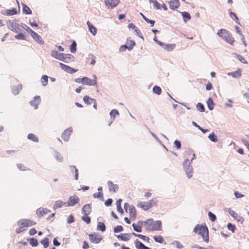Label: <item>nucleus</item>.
<instances>
[{
	"label": "nucleus",
	"mask_w": 249,
	"mask_h": 249,
	"mask_svg": "<svg viewBox=\"0 0 249 249\" xmlns=\"http://www.w3.org/2000/svg\"><path fill=\"white\" fill-rule=\"evenodd\" d=\"M135 245L137 249H151L150 248L145 246L138 239L135 241Z\"/></svg>",
	"instance_id": "obj_27"
},
{
	"label": "nucleus",
	"mask_w": 249,
	"mask_h": 249,
	"mask_svg": "<svg viewBox=\"0 0 249 249\" xmlns=\"http://www.w3.org/2000/svg\"><path fill=\"white\" fill-rule=\"evenodd\" d=\"M131 234L123 233L120 235H116L117 238L123 241H128L130 239Z\"/></svg>",
	"instance_id": "obj_24"
},
{
	"label": "nucleus",
	"mask_w": 249,
	"mask_h": 249,
	"mask_svg": "<svg viewBox=\"0 0 249 249\" xmlns=\"http://www.w3.org/2000/svg\"><path fill=\"white\" fill-rule=\"evenodd\" d=\"M17 13V9L14 8L12 9H7L5 12L2 13L3 14H6L8 16H12L16 14Z\"/></svg>",
	"instance_id": "obj_32"
},
{
	"label": "nucleus",
	"mask_w": 249,
	"mask_h": 249,
	"mask_svg": "<svg viewBox=\"0 0 249 249\" xmlns=\"http://www.w3.org/2000/svg\"><path fill=\"white\" fill-rule=\"evenodd\" d=\"M82 220L86 222L87 224H89L90 222V218L89 217L87 216H83L81 218Z\"/></svg>",
	"instance_id": "obj_63"
},
{
	"label": "nucleus",
	"mask_w": 249,
	"mask_h": 249,
	"mask_svg": "<svg viewBox=\"0 0 249 249\" xmlns=\"http://www.w3.org/2000/svg\"><path fill=\"white\" fill-rule=\"evenodd\" d=\"M233 54L235 55L238 58V60L243 64H246L247 63V60L241 55L237 54L236 53H233Z\"/></svg>",
	"instance_id": "obj_48"
},
{
	"label": "nucleus",
	"mask_w": 249,
	"mask_h": 249,
	"mask_svg": "<svg viewBox=\"0 0 249 249\" xmlns=\"http://www.w3.org/2000/svg\"><path fill=\"white\" fill-rule=\"evenodd\" d=\"M89 236L90 242L94 244H98L103 239L101 235L95 233H90Z\"/></svg>",
	"instance_id": "obj_9"
},
{
	"label": "nucleus",
	"mask_w": 249,
	"mask_h": 249,
	"mask_svg": "<svg viewBox=\"0 0 249 249\" xmlns=\"http://www.w3.org/2000/svg\"><path fill=\"white\" fill-rule=\"evenodd\" d=\"M123 231V227L122 226H117L114 228V232L118 233Z\"/></svg>",
	"instance_id": "obj_56"
},
{
	"label": "nucleus",
	"mask_w": 249,
	"mask_h": 249,
	"mask_svg": "<svg viewBox=\"0 0 249 249\" xmlns=\"http://www.w3.org/2000/svg\"><path fill=\"white\" fill-rule=\"evenodd\" d=\"M27 138L29 140L36 142H38L37 137L33 133H30L28 135Z\"/></svg>",
	"instance_id": "obj_34"
},
{
	"label": "nucleus",
	"mask_w": 249,
	"mask_h": 249,
	"mask_svg": "<svg viewBox=\"0 0 249 249\" xmlns=\"http://www.w3.org/2000/svg\"><path fill=\"white\" fill-rule=\"evenodd\" d=\"M170 8L172 10H175L179 6V0H171L169 1Z\"/></svg>",
	"instance_id": "obj_20"
},
{
	"label": "nucleus",
	"mask_w": 249,
	"mask_h": 249,
	"mask_svg": "<svg viewBox=\"0 0 249 249\" xmlns=\"http://www.w3.org/2000/svg\"><path fill=\"white\" fill-rule=\"evenodd\" d=\"M225 41L228 42L229 44L232 45L234 41V38L232 37L231 35H230L225 40Z\"/></svg>",
	"instance_id": "obj_59"
},
{
	"label": "nucleus",
	"mask_w": 249,
	"mask_h": 249,
	"mask_svg": "<svg viewBox=\"0 0 249 249\" xmlns=\"http://www.w3.org/2000/svg\"><path fill=\"white\" fill-rule=\"evenodd\" d=\"M60 68L64 70L65 71L68 72L69 69H70V66L66 65L62 63H60L59 64Z\"/></svg>",
	"instance_id": "obj_50"
},
{
	"label": "nucleus",
	"mask_w": 249,
	"mask_h": 249,
	"mask_svg": "<svg viewBox=\"0 0 249 249\" xmlns=\"http://www.w3.org/2000/svg\"><path fill=\"white\" fill-rule=\"evenodd\" d=\"M22 89V85L20 84L14 86L12 87V93L15 95H18Z\"/></svg>",
	"instance_id": "obj_26"
},
{
	"label": "nucleus",
	"mask_w": 249,
	"mask_h": 249,
	"mask_svg": "<svg viewBox=\"0 0 249 249\" xmlns=\"http://www.w3.org/2000/svg\"><path fill=\"white\" fill-rule=\"evenodd\" d=\"M64 53H59L57 51L53 50L51 52V56L60 61L62 60V57L64 56Z\"/></svg>",
	"instance_id": "obj_19"
},
{
	"label": "nucleus",
	"mask_w": 249,
	"mask_h": 249,
	"mask_svg": "<svg viewBox=\"0 0 249 249\" xmlns=\"http://www.w3.org/2000/svg\"><path fill=\"white\" fill-rule=\"evenodd\" d=\"M152 221H153V219H148L145 221H139L138 224H140L142 226H142H145L147 224H149L150 225L151 222Z\"/></svg>",
	"instance_id": "obj_47"
},
{
	"label": "nucleus",
	"mask_w": 249,
	"mask_h": 249,
	"mask_svg": "<svg viewBox=\"0 0 249 249\" xmlns=\"http://www.w3.org/2000/svg\"><path fill=\"white\" fill-rule=\"evenodd\" d=\"M79 201V198L76 196H70L68 200L67 206H73L78 203Z\"/></svg>",
	"instance_id": "obj_12"
},
{
	"label": "nucleus",
	"mask_w": 249,
	"mask_h": 249,
	"mask_svg": "<svg viewBox=\"0 0 249 249\" xmlns=\"http://www.w3.org/2000/svg\"><path fill=\"white\" fill-rule=\"evenodd\" d=\"M157 200L155 198L150 199L148 202H141L137 204V207L142 208L144 211H147L153 206L157 205Z\"/></svg>",
	"instance_id": "obj_2"
},
{
	"label": "nucleus",
	"mask_w": 249,
	"mask_h": 249,
	"mask_svg": "<svg viewBox=\"0 0 249 249\" xmlns=\"http://www.w3.org/2000/svg\"><path fill=\"white\" fill-rule=\"evenodd\" d=\"M137 237H139L140 238L142 239V240H143L144 241H147L148 242H149V237H148L146 236L139 234V235H137Z\"/></svg>",
	"instance_id": "obj_61"
},
{
	"label": "nucleus",
	"mask_w": 249,
	"mask_h": 249,
	"mask_svg": "<svg viewBox=\"0 0 249 249\" xmlns=\"http://www.w3.org/2000/svg\"><path fill=\"white\" fill-rule=\"evenodd\" d=\"M228 75L235 78H239L241 75V70L239 69L235 71L229 72Z\"/></svg>",
	"instance_id": "obj_30"
},
{
	"label": "nucleus",
	"mask_w": 249,
	"mask_h": 249,
	"mask_svg": "<svg viewBox=\"0 0 249 249\" xmlns=\"http://www.w3.org/2000/svg\"><path fill=\"white\" fill-rule=\"evenodd\" d=\"M107 186L109 191L110 192H116L118 191L119 188L118 185L113 184L111 181L107 182Z\"/></svg>",
	"instance_id": "obj_22"
},
{
	"label": "nucleus",
	"mask_w": 249,
	"mask_h": 249,
	"mask_svg": "<svg viewBox=\"0 0 249 249\" xmlns=\"http://www.w3.org/2000/svg\"><path fill=\"white\" fill-rule=\"evenodd\" d=\"M132 227L135 231L137 232L142 231V226L140 224H138V223L137 224L133 223L132 224Z\"/></svg>",
	"instance_id": "obj_43"
},
{
	"label": "nucleus",
	"mask_w": 249,
	"mask_h": 249,
	"mask_svg": "<svg viewBox=\"0 0 249 249\" xmlns=\"http://www.w3.org/2000/svg\"><path fill=\"white\" fill-rule=\"evenodd\" d=\"M36 224V222L28 219H21L18 221V226H22V227L26 228L31 227Z\"/></svg>",
	"instance_id": "obj_6"
},
{
	"label": "nucleus",
	"mask_w": 249,
	"mask_h": 249,
	"mask_svg": "<svg viewBox=\"0 0 249 249\" xmlns=\"http://www.w3.org/2000/svg\"><path fill=\"white\" fill-rule=\"evenodd\" d=\"M161 221L160 220H157L152 223H151L150 225L147 227V230L150 231H160L161 230Z\"/></svg>",
	"instance_id": "obj_5"
},
{
	"label": "nucleus",
	"mask_w": 249,
	"mask_h": 249,
	"mask_svg": "<svg viewBox=\"0 0 249 249\" xmlns=\"http://www.w3.org/2000/svg\"><path fill=\"white\" fill-rule=\"evenodd\" d=\"M31 36L34 39V40L38 43L40 44H44V41L42 37L39 35H38L37 33H36V32L34 31L33 32H32Z\"/></svg>",
	"instance_id": "obj_18"
},
{
	"label": "nucleus",
	"mask_w": 249,
	"mask_h": 249,
	"mask_svg": "<svg viewBox=\"0 0 249 249\" xmlns=\"http://www.w3.org/2000/svg\"><path fill=\"white\" fill-rule=\"evenodd\" d=\"M197 109L200 112H203L205 111V107L204 105L201 103H199L196 105V106Z\"/></svg>",
	"instance_id": "obj_46"
},
{
	"label": "nucleus",
	"mask_w": 249,
	"mask_h": 249,
	"mask_svg": "<svg viewBox=\"0 0 249 249\" xmlns=\"http://www.w3.org/2000/svg\"><path fill=\"white\" fill-rule=\"evenodd\" d=\"M20 27L26 30L30 35L32 34V32H34V31H33L31 29H30L28 26L24 23H21Z\"/></svg>",
	"instance_id": "obj_45"
},
{
	"label": "nucleus",
	"mask_w": 249,
	"mask_h": 249,
	"mask_svg": "<svg viewBox=\"0 0 249 249\" xmlns=\"http://www.w3.org/2000/svg\"><path fill=\"white\" fill-rule=\"evenodd\" d=\"M152 90L153 92L158 95H160L162 92L161 89L159 86H154Z\"/></svg>",
	"instance_id": "obj_38"
},
{
	"label": "nucleus",
	"mask_w": 249,
	"mask_h": 249,
	"mask_svg": "<svg viewBox=\"0 0 249 249\" xmlns=\"http://www.w3.org/2000/svg\"><path fill=\"white\" fill-rule=\"evenodd\" d=\"M97 230L101 231H106V226L105 224L102 222H98L97 226Z\"/></svg>",
	"instance_id": "obj_36"
},
{
	"label": "nucleus",
	"mask_w": 249,
	"mask_h": 249,
	"mask_svg": "<svg viewBox=\"0 0 249 249\" xmlns=\"http://www.w3.org/2000/svg\"><path fill=\"white\" fill-rule=\"evenodd\" d=\"M87 24L88 26L89 31L93 35L95 36L97 33L96 28L91 24V23L88 21Z\"/></svg>",
	"instance_id": "obj_28"
},
{
	"label": "nucleus",
	"mask_w": 249,
	"mask_h": 249,
	"mask_svg": "<svg viewBox=\"0 0 249 249\" xmlns=\"http://www.w3.org/2000/svg\"><path fill=\"white\" fill-rule=\"evenodd\" d=\"M41 102V98L39 96H35L33 99L30 101V105L34 107L35 109H37L39 105Z\"/></svg>",
	"instance_id": "obj_10"
},
{
	"label": "nucleus",
	"mask_w": 249,
	"mask_h": 249,
	"mask_svg": "<svg viewBox=\"0 0 249 249\" xmlns=\"http://www.w3.org/2000/svg\"><path fill=\"white\" fill-rule=\"evenodd\" d=\"M83 101L85 103L89 105H91L93 103V107L95 109H97V103L95 99L90 98L89 96L86 95L83 97Z\"/></svg>",
	"instance_id": "obj_13"
},
{
	"label": "nucleus",
	"mask_w": 249,
	"mask_h": 249,
	"mask_svg": "<svg viewBox=\"0 0 249 249\" xmlns=\"http://www.w3.org/2000/svg\"><path fill=\"white\" fill-rule=\"evenodd\" d=\"M228 212L229 214L234 219L240 221L242 219V217L239 216L237 213L232 211L231 209L229 208L228 210Z\"/></svg>",
	"instance_id": "obj_23"
},
{
	"label": "nucleus",
	"mask_w": 249,
	"mask_h": 249,
	"mask_svg": "<svg viewBox=\"0 0 249 249\" xmlns=\"http://www.w3.org/2000/svg\"><path fill=\"white\" fill-rule=\"evenodd\" d=\"M174 145L177 147V149H180L181 148V143L178 140H176L174 141Z\"/></svg>",
	"instance_id": "obj_64"
},
{
	"label": "nucleus",
	"mask_w": 249,
	"mask_h": 249,
	"mask_svg": "<svg viewBox=\"0 0 249 249\" xmlns=\"http://www.w3.org/2000/svg\"><path fill=\"white\" fill-rule=\"evenodd\" d=\"M175 44H166L164 43L163 48L166 50L167 51H171L175 48Z\"/></svg>",
	"instance_id": "obj_31"
},
{
	"label": "nucleus",
	"mask_w": 249,
	"mask_h": 249,
	"mask_svg": "<svg viewBox=\"0 0 249 249\" xmlns=\"http://www.w3.org/2000/svg\"><path fill=\"white\" fill-rule=\"evenodd\" d=\"M208 216L209 217V219L213 222L216 219V216L212 212H209L208 213Z\"/></svg>",
	"instance_id": "obj_58"
},
{
	"label": "nucleus",
	"mask_w": 249,
	"mask_h": 249,
	"mask_svg": "<svg viewBox=\"0 0 249 249\" xmlns=\"http://www.w3.org/2000/svg\"><path fill=\"white\" fill-rule=\"evenodd\" d=\"M90 205V204H88L84 205V206L82 208V213H84L85 215H88L91 213V208Z\"/></svg>",
	"instance_id": "obj_21"
},
{
	"label": "nucleus",
	"mask_w": 249,
	"mask_h": 249,
	"mask_svg": "<svg viewBox=\"0 0 249 249\" xmlns=\"http://www.w3.org/2000/svg\"><path fill=\"white\" fill-rule=\"evenodd\" d=\"M189 159H187L183 162L182 166L187 177L191 178L193 176V168L191 163H188Z\"/></svg>",
	"instance_id": "obj_3"
},
{
	"label": "nucleus",
	"mask_w": 249,
	"mask_h": 249,
	"mask_svg": "<svg viewBox=\"0 0 249 249\" xmlns=\"http://www.w3.org/2000/svg\"><path fill=\"white\" fill-rule=\"evenodd\" d=\"M74 59L75 57L73 55L71 54L64 53L61 61H63L66 63H70L74 61Z\"/></svg>",
	"instance_id": "obj_15"
},
{
	"label": "nucleus",
	"mask_w": 249,
	"mask_h": 249,
	"mask_svg": "<svg viewBox=\"0 0 249 249\" xmlns=\"http://www.w3.org/2000/svg\"><path fill=\"white\" fill-rule=\"evenodd\" d=\"M28 241L32 247H36L38 244L37 239L34 238L29 239Z\"/></svg>",
	"instance_id": "obj_41"
},
{
	"label": "nucleus",
	"mask_w": 249,
	"mask_h": 249,
	"mask_svg": "<svg viewBox=\"0 0 249 249\" xmlns=\"http://www.w3.org/2000/svg\"><path fill=\"white\" fill-rule=\"evenodd\" d=\"M124 209L126 213H129L130 217H135L136 209L134 206L130 205L128 203H125L124 205Z\"/></svg>",
	"instance_id": "obj_8"
},
{
	"label": "nucleus",
	"mask_w": 249,
	"mask_h": 249,
	"mask_svg": "<svg viewBox=\"0 0 249 249\" xmlns=\"http://www.w3.org/2000/svg\"><path fill=\"white\" fill-rule=\"evenodd\" d=\"M76 43L75 41H73L71 44L70 50L72 53H75L76 51Z\"/></svg>",
	"instance_id": "obj_55"
},
{
	"label": "nucleus",
	"mask_w": 249,
	"mask_h": 249,
	"mask_svg": "<svg viewBox=\"0 0 249 249\" xmlns=\"http://www.w3.org/2000/svg\"><path fill=\"white\" fill-rule=\"evenodd\" d=\"M180 13L183 17V20L185 22H186L191 19V17L190 16V14L188 12H180Z\"/></svg>",
	"instance_id": "obj_33"
},
{
	"label": "nucleus",
	"mask_w": 249,
	"mask_h": 249,
	"mask_svg": "<svg viewBox=\"0 0 249 249\" xmlns=\"http://www.w3.org/2000/svg\"><path fill=\"white\" fill-rule=\"evenodd\" d=\"M72 132V128L71 127H70L68 128L65 129L61 135V137L63 140L65 142H68L70 139Z\"/></svg>",
	"instance_id": "obj_11"
},
{
	"label": "nucleus",
	"mask_w": 249,
	"mask_h": 249,
	"mask_svg": "<svg viewBox=\"0 0 249 249\" xmlns=\"http://www.w3.org/2000/svg\"><path fill=\"white\" fill-rule=\"evenodd\" d=\"M22 9L23 12L27 15H30L32 14V11L30 8L27 6L26 4L22 3Z\"/></svg>",
	"instance_id": "obj_35"
},
{
	"label": "nucleus",
	"mask_w": 249,
	"mask_h": 249,
	"mask_svg": "<svg viewBox=\"0 0 249 249\" xmlns=\"http://www.w3.org/2000/svg\"><path fill=\"white\" fill-rule=\"evenodd\" d=\"M228 229L229 231H232V232H234L235 230V226L233 224H232L231 223H228L227 225Z\"/></svg>",
	"instance_id": "obj_53"
},
{
	"label": "nucleus",
	"mask_w": 249,
	"mask_h": 249,
	"mask_svg": "<svg viewBox=\"0 0 249 249\" xmlns=\"http://www.w3.org/2000/svg\"><path fill=\"white\" fill-rule=\"evenodd\" d=\"M119 112L117 109H113L111 110V111L109 113V115L110 116V119L111 122L109 123L108 125H110L112 123L113 121L115 120L116 115H119Z\"/></svg>",
	"instance_id": "obj_25"
},
{
	"label": "nucleus",
	"mask_w": 249,
	"mask_h": 249,
	"mask_svg": "<svg viewBox=\"0 0 249 249\" xmlns=\"http://www.w3.org/2000/svg\"><path fill=\"white\" fill-rule=\"evenodd\" d=\"M54 157L55 158V159L58 160V161L62 162L63 161V156L58 152L55 151L54 152Z\"/></svg>",
	"instance_id": "obj_40"
},
{
	"label": "nucleus",
	"mask_w": 249,
	"mask_h": 249,
	"mask_svg": "<svg viewBox=\"0 0 249 249\" xmlns=\"http://www.w3.org/2000/svg\"><path fill=\"white\" fill-rule=\"evenodd\" d=\"M154 239L157 243H162L163 242V238L161 235L154 236Z\"/></svg>",
	"instance_id": "obj_49"
},
{
	"label": "nucleus",
	"mask_w": 249,
	"mask_h": 249,
	"mask_svg": "<svg viewBox=\"0 0 249 249\" xmlns=\"http://www.w3.org/2000/svg\"><path fill=\"white\" fill-rule=\"evenodd\" d=\"M51 211L50 210L47 208H39L37 209L36 211V214L38 217H42L44 215L47 214Z\"/></svg>",
	"instance_id": "obj_16"
},
{
	"label": "nucleus",
	"mask_w": 249,
	"mask_h": 249,
	"mask_svg": "<svg viewBox=\"0 0 249 249\" xmlns=\"http://www.w3.org/2000/svg\"><path fill=\"white\" fill-rule=\"evenodd\" d=\"M92 78L93 79H91L88 77H84L83 85L91 86H96L97 84V77L95 74H93Z\"/></svg>",
	"instance_id": "obj_4"
},
{
	"label": "nucleus",
	"mask_w": 249,
	"mask_h": 249,
	"mask_svg": "<svg viewBox=\"0 0 249 249\" xmlns=\"http://www.w3.org/2000/svg\"><path fill=\"white\" fill-rule=\"evenodd\" d=\"M153 7L155 9L158 10L160 9V4L156 0H154L153 2Z\"/></svg>",
	"instance_id": "obj_54"
},
{
	"label": "nucleus",
	"mask_w": 249,
	"mask_h": 249,
	"mask_svg": "<svg viewBox=\"0 0 249 249\" xmlns=\"http://www.w3.org/2000/svg\"><path fill=\"white\" fill-rule=\"evenodd\" d=\"M66 203L61 200H57L55 204L53 206V209L54 210H56V209L61 208L63 205H66Z\"/></svg>",
	"instance_id": "obj_29"
},
{
	"label": "nucleus",
	"mask_w": 249,
	"mask_h": 249,
	"mask_svg": "<svg viewBox=\"0 0 249 249\" xmlns=\"http://www.w3.org/2000/svg\"><path fill=\"white\" fill-rule=\"evenodd\" d=\"M209 139L213 142H216L218 141L217 136L215 135L213 132L210 134L208 136Z\"/></svg>",
	"instance_id": "obj_42"
},
{
	"label": "nucleus",
	"mask_w": 249,
	"mask_h": 249,
	"mask_svg": "<svg viewBox=\"0 0 249 249\" xmlns=\"http://www.w3.org/2000/svg\"><path fill=\"white\" fill-rule=\"evenodd\" d=\"M15 37L17 39H20V40H25V39L24 35L22 33H19L18 34L15 36Z\"/></svg>",
	"instance_id": "obj_57"
},
{
	"label": "nucleus",
	"mask_w": 249,
	"mask_h": 249,
	"mask_svg": "<svg viewBox=\"0 0 249 249\" xmlns=\"http://www.w3.org/2000/svg\"><path fill=\"white\" fill-rule=\"evenodd\" d=\"M243 96L246 99L248 103H249V89L243 94Z\"/></svg>",
	"instance_id": "obj_62"
},
{
	"label": "nucleus",
	"mask_w": 249,
	"mask_h": 249,
	"mask_svg": "<svg viewBox=\"0 0 249 249\" xmlns=\"http://www.w3.org/2000/svg\"><path fill=\"white\" fill-rule=\"evenodd\" d=\"M8 27L11 31L18 33L21 31L20 24L14 20H9L8 23Z\"/></svg>",
	"instance_id": "obj_7"
},
{
	"label": "nucleus",
	"mask_w": 249,
	"mask_h": 249,
	"mask_svg": "<svg viewBox=\"0 0 249 249\" xmlns=\"http://www.w3.org/2000/svg\"><path fill=\"white\" fill-rule=\"evenodd\" d=\"M207 104L209 110H212L213 109L214 103L211 98H209L207 101Z\"/></svg>",
	"instance_id": "obj_39"
},
{
	"label": "nucleus",
	"mask_w": 249,
	"mask_h": 249,
	"mask_svg": "<svg viewBox=\"0 0 249 249\" xmlns=\"http://www.w3.org/2000/svg\"><path fill=\"white\" fill-rule=\"evenodd\" d=\"M93 197L94 198L102 199L103 197V194L101 192H98V193H95L93 194Z\"/></svg>",
	"instance_id": "obj_60"
},
{
	"label": "nucleus",
	"mask_w": 249,
	"mask_h": 249,
	"mask_svg": "<svg viewBox=\"0 0 249 249\" xmlns=\"http://www.w3.org/2000/svg\"><path fill=\"white\" fill-rule=\"evenodd\" d=\"M41 243L43 245L44 248H46L49 246V238H45L41 241Z\"/></svg>",
	"instance_id": "obj_52"
},
{
	"label": "nucleus",
	"mask_w": 249,
	"mask_h": 249,
	"mask_svg": "<svg viewBox=\"0 0 249 249\" xmlns=\"http://www.w3.org/2000/svg\"><path fill=\"white\" fill-rule=\"evenodd\" d=\"M217 35L225 40L231 34L225 29H220L218 31Z\"/></svg>",
	"instance_id": "obj_17"
},
{
	"label": "nucleus",
	"mask_w": 249,
	"mask_h": 249,
	"mask_svg": "<svg viewBox=\"0 0 249 249\" xmlns=\"http://www.w3.org/2000/svg\"><path fill=\"white\" fill-rule=\"evenodd\" d=\"M119 0H105V3L108 8L112 9L119 3Z\"/></svg>",
	"instance_id": "obj_14"
},
{
	"label": "nucleus",
	"mask_w": 249,
	"mask_h": 249,
	"mask_svg": "<svg viewBox=\"0 0 249 249\" xmlns=\"http://www.w3.org/2000/svg\"><path fill=\"white\" fill-rule=\"evenodd\" d=\"M48 82V77L47 75H43L41 77V84L43 86L47 85Z\"/></svg>",
	"instance_id": "obj_44"
},
{
	"label": "nucleus",
	"mask_w": 249,
	"mask_h": 249,
	"mask_svg": "<svg viewBox=\"0 0 249 249\" xmlns=\"http://www.w3.org/2000/svg\"><path fill=\"white\" fill-rule=\"evenodd\" d=\"M194 232L202 236L203 241L208 243L209 242V231L206 226L197 224L193 230Z\"/></svg>",
	"instance_id": "obj_1"
},
{
	"label": "nucleus",
	"mask_w": 249,
	"mask_h": 249,
	"mask_svg": "<svg viewBox=\"0 0 249 249\" xmlns=\"http://www.w3.org/2000/svg\"><path fill=\"white\" fill-rule=\"evenodd\" d=\"M172 244L175 245L178 249H182L183 248V245L179 241H175L172 243Z\"/></svg>",
	"instance_id": "obj_51"
},
{
	"label": "nucleus",
	"mask_w": 249,
	"mask_h": 249,
	"mask_svg": "<svg viewBox=\"0 0 249 249\" xmlns=\"http://www.w3.org/2000/svg\"><path fill=\"white\" fill-rule=\"evenodd\" d=\"M126 45H127L128 50L130 51L133 49L134 46L135 45V43L133 40L127 39Z\"/></svg>",
	"instance_id": "obj_37"
}]
</instances>
